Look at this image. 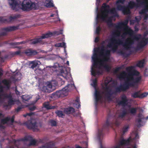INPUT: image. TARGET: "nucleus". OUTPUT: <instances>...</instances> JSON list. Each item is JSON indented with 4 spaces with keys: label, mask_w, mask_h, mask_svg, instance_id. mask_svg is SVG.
<instances>
[{
    "label": "nucleus",
    "mask_w": 148,
    "mask_h": 148,
    "mask_svg": "<svg viewBox=\"0 0 148 148\" xmlns=\"http://www.w3.org/2000/svg\"><path fill=\"white\" fill-rule=\"evenodd\" d=\"M129 19H127L123 22L119 23L117 25L115 26L117 29L123 28L124 30L126 32L123 33L121 35V37L122 38H125L126 35L127 34H128L132 37L128 38L124 44L123 41L120 39L111 38L110 39V42L108 43L107 46L111 48L112 51L114 52L116 51L118 46L120 45H123L126 49H129L131 48L130 45L134 43V40H138L139 39V37L137 36L133 35L134 31L127 25Z\"/></svg>",
    "instance_id": "f257e3e1"
},
{
    "label": "nucleus",
    "mask_w": 148,
    "mask_h": 148,
    "mask_svg": "<svg viewBox=\"0 0 148 148\" xmlns=\"http://www.w3.org/2000/svg\"><path fill=\"white\" fill-rule=\"evenodd\" d=\"M99 49V48H97L96 50H95L92 57L93 62L91 67V74L92 75L95 77L96 75H102V72H101L99 70L96 69L99 64L101 66H103L107 71H109L110 69V67L108 65L106 64H104L103 63L104 62H107L109 60L110 56V50H107L105 51L104 46H103L101 49L100 53L103 58L99 61L98 54L97 53L98 52Z\"/></svg>",
    "instance_id": "f03ea898"
},
{
    "label": "nucleus",
    "mask_w": 148,
    "mask_h": 148,
    "mask_svg": "<svg viewBox=\"0 0 148 148\" xmlns=\"http://www.w3.org/2000/svg\"><path fill=\"white\" fill-rule=\"evenodd\" d=\"M129 79L127 81H125L123 85H121L115 88V90L113 91L111 88L109 84L112 81L111 79H106L104 82V86H102V88L104 91L103 93L108 100L111 99L112 95L116 94L118 92H120L122 91H125L129 89L130 86H133L134 85V83H130L128 82Z\"/></svg>",
    "instance_id": "7ed1b4c3"
},
{
    "label": "nucleus",
    "mask_w": 148,
    "mask_h": 148,
    "mask_svg": "<svg viewBox=\"0 0 148 148\" xmlns=\"http://www.w3.org/2000/svg\"><path fill=\"white\" fill-rule=\"evenodd\" d=\"M127 114V112L126 109L121 110L119 112H117L116 118L115 121L113 120V118L111 116H108L106 122L103 125L102 129L98 130V135L99 138H100L102 136L103 132L104 130H108L110 127H112L114 124H115L116 126H118L121 123L120 119L124 120Z\"/></svg>",
    "instance_id": "20e7f679"
},
{
    "label": "nucleus",
    "mask_w": 148,
    "mask_h": 148,
    "mask_svg": "<svg viewBox=\"0 0 148 148\" xmlns=\"http://www.w3.org/2000/svg\"><path fill=\"white\" fill-rule=\"evenodd\" d=\"M3 75L2 72L0 71V77ZM3 88V87L1 85L0 82V103H2V97H3L4 99H8V104H7L6 103H4L3 105V107L6 110H9L11 108V106L14 104L15 101L13 99L11 93L8 94L4 93Z\"/></svg>",
    "instance_id": "39448f33"
},
{
    "label": "nucleus",
    "mask_w": 148,
    "mask_h": 148,
    "mask_svg": "<svg viewBox=\"0 0 148 148\" xmlns=\"http://www.w3.org/2000/svg\"><path fill=\"white\" fill-rule=\"evenodd\" d=\"M133 66H130L127 67L126 69V70L129 72L128 74L129 77L127 78L125 81H127V79H129L128 82L130 83H133L134 85L133 86H130V87H133L137 85L140 81L142 79V77L141 76L134 77V76H139L140 73L136 70H133Z\"/></svg>",
    "instance_id": "423d86ee"
},
{
    "label": "nucleus",
    "mask_w": 148,
    "mask_h": 148,
    "mask_svg": "<svg viewBox=\"0 0 148 148\" xmlns=\"http://www.w3.org/2000/svg\"><path fill=\"white\" fill-rule=\"evenodd\" d=\"M22 9L24 11L29 10L31 9H36V4L32 2L30 0H24L22 4Z\"/></svg>",
    "instance_id": "0eeeda50"
},
{
    "label": "nucleus",
    "mask_w": 148,
    "mask_h": 148,
    "mask_svg": "<svg viewBox=\"0 0 148 148\" xmlns=\"http://www.w3.org/2000/svg\"><path fill=\"white\" fill-rule=\"evenodd\" d=\"M91 85L95 89V95L96 105L98 102L99 101H101L102 98V96L100 91L96 89L97 86V79L96 78L93 80L92 83L91 84Z\"/></svg>",
    "instance_id": "6e6552de"
},
{
    "label": "nucleus",
    "mask_w": 148,
    "mask_h": 148,
    "mask_svg": "<svg viewBox=\"0 0 148 148\" xmlns=\"http://www.w3.org/2000/svg\"><path fill=\"white\" fill-rule=\"evenodd\" d=\"M102 8L104 10V11L103 12V14L100 16L97 15V18H98L100 16V18L101 20L105 21L106 18L108 17V14L109 12V9H107L106 8H110V6L109 5H107L106 3H104L103 4Z\"/></svg>",
    "instance_id": "1a4fd4ad"
},
{
    "label": "nucleus",
    "mask_w": 148,
    "mask_h": 148,
    "mask_svg": "<svg viewBox=\"0 0 148 148\" xmlns=\"http://www.w3.org/2000/svg\"><path fill=\"white\" fill-rule=\"evenodd\" d=\"M53 34L51 32H49L43 34L41 36L37 38L31 39L30 40V43L32 44H35L40 42L42 39H45L50 37Z\"/></svg>",
    "instance_id": "9d476101"
},
{
    "label": "nucleus",
    "mask_w": 148,
    "mask_h": 148,
    "mask_svg": "<svg viewBox=\"0 0 148 148\" xmlns=\"http://www.w3.org/2000/svg\"><path fill=\"white\" fill-rule=\"evenodd\" d=\"M148 43V38H144L139 43L135 48L136 51H138L143 48Z\"/></svg>",
    "instance_id": "9b49d317"
},
{
    "label": "nucleus",
    "mask_w": 148,
    "mask_h": 148,
    "mask_svg": "<svg viewBox=\"0 0 148 148\" xmlns=\"http://www.w3.org/2000/svg\"><path fill=\"white\" fill-rule=\"evenodd\" d=\"M121 100L118 101L117 102L119 105L123 106H126L128 101L127 96L125 95H123L121 97Z\"/></svg>",
    "instance_id": "f8f14e48"
},
{
    "label": "nucleus",
    "mask_w": 148,
    "mask_h": 148,
    "mask_svg": "<svg viewBox=\"0 0 148 148\" xmlns=\"http://www.w3.org/2000/svg\"><path fill=\"white\" fill-rule=\"evenodd\" d=\"M22 140L23 141H29L30 143L29 144V146L35 145L37 142V140L33 139L32 137L30 136H28L25 137L22 139Z\"/></svg>",
    "instance_id": "ddd939ff"
},
{
    "label": "nucleus",
    "mask_w": 148,
    "mask_h": 148,
    "mask_svg": "<svg viewBox=\"0 0 148 148\" xmlns=\"http://www.w3.org/2000/svg\"><path fill=\"white\" fill-rule=\"evenodd\" d=\"M24 53L28 56H32L37 55L38 52L36 50L31 49H26L24 51Z\"/></svg>",
    "instance_id": "4468645a"
},
{
    "label": "nucleus",
    "mask_w": 148,
    "mask_h": 148,
    "mask_svg": "<svg viewBox=\"0 0 148 148\" xmlns=\"http://www.w3.org/2000/svg\"><path fill=\"white\" fill-rule=\"evenodd\" d=\"M25 124L26 125L27 128L29 129L34 130L37 127L36 126V122L33 123L31 121H28L25 122Z\"/></svg>",
    "instance_id": "2eb2a0df"
},
{
    "label": "nucleus",
    "mask_w": 148,
    "mask_h": 148,
    "mask_svg": "<svg viewBox=\"0 0 148 148\" xmlns=\"http://www.w3.org/2000/svg\"><path fill=\"white\" fill-rule=\"evenodd\" d=\"M21 15L20 14H16L13 16H10L9 18L6 19V23H9L13 22L17 19L21 17Z\"/></svg>",
    "instance_id": "dca6fc26"
},
{
    "label": "nucleus",
    "mask_w": 148,
    "mask_h": 148,
    "mask_svg": "<svg viewBox=\"0 0 148 148\" xmlns=\"http://www.w3.org/2000/svg\"><path fill=\"white\" fill-rule=\"evenodd\" d=\"M19 27V25H17L16 26H9L2 28V30L3 31H5L6 32H11L17 30L18 29Z\"/></svg>",
    "instance_id": "f3484780"
},
{
    "label": "nucleus",
    "mask_w": 148,
    "mask_h": 148,
    "mask_svg": "<svg viewBox=\"0 0 148 148\" xmlns=\"http://www.w3.org/2000/svg\"><path fill=\"white\" fill-rule=\"evenodd\" d=\"M14 116H13L11 118L10 117H7L1 120V124H4L7 123L10 121L12 123L14 122Z\"/></svg>",
    "instance_id": "a211bd4d"
},
{
    "label": "nucleus",
    "mask_w": 148,
    "mask_h": 148,
    "mask_svg": "<svg viewBox=\"0 0 148 148\" xmlns=\"http://www.w3.org/2000/svg\"><path fill=\"white\" fill-rule=\"evenodd\" d=\"M1 82L5 86L7 89H10L12 84V81L10 79H5L2 80Z\"/></svg>",
    "instance_id": "6ab92c4d"
},
{
    "label": "nucleus",
    "mask_w": 148,
    "mask_h": 148,
    "mask_svg": "<svg viewBox=\"0 0 148 148\" xmlns=\"http://www.w3.org/2000/svg\"><path fill=\"white\" fill-rule=\"evenodd\" d=\"M130 142L129 139L125 140L124 139H121L119 145L115 147L114 148H120V146H123L125 145H128Z\"/></svg>",
    "instance_id": "aec40b11"
},
{
    "label": "nucleus",
    "mask_w": 148,
    "mask_h": 148,
    "mask_svg": "<svg viewBox=\"0 0 148 148\" xmlns=\"http://www.w3.org/2000/svg\"><path fill=\"white\" fill-rule=\"evenodd\" d=\"M55 144L53 142H50L47 143L45 145L40 146L39 148H53L54 147Z\"/></svg>",
    "instance_id": "412c9836"
},
{
    "label": "nucleus",
    "mask_w": 148,
    "mask_h": 148,
    "mask_svg": "<svg viewBox=\"0 0 148 148\" xmlns=\"http://www.w3.org/2000/svg\"><path fill=\"white\" fill-rule=\"evenodd\" d=\"M39 63L40 64V62L38 61H33L30 62L29 65V68L33 69L37 66Z\"/></svg>",
    "instance_id": "4be33fe9"
},
{
    "label": "nucleus",
    "mask_w": 148,
    "mask_h": 148,
    "mask_svg": "<svg viewBox=\"0 0 148 148\" xmlns=\"http://www.w3.org/2000/svg\"><path fill=\"white\" fill-rule=\"evenodd\" d=\"M63 92L61 90L57 91L56 92L52 93L51 94V97H58L59 98L60 97L62 96V95L63 94Z\"/></svg>",
    "instance_id": "5701e85b"
},
{
    "label": "nucleus",
    "mask_w": 148,
    "mask_h": 148,
    "mask_svg": "<svg viewBox=\"0 0 148 148\" xmlns=\"http://www.w3.org/2000/svg\"><path fill=\"white\" fill-rule=\"evenodd\" d=\"M140 6L139 3H136L133 1H130L128 3V5L127 7L132 9L135 7H138V6Z\"/></svg>",
    "instance_id": "b1692460"
},
{
    "label": "nucleus",
    "mask_w": 148,
    "mask_h": 148,
    "mask_svg": "<svg viewBox=\"0 0 148 148\" xmlns=\"http://www.w3.org/2000/svg\"><path fill=\"white\" fill-rule=\"evenodd\" d=\"M141 0H136L137 3L140 5H145V8L146 9L147 12L148 11V1H141Z\"/></svg>",
    "instance_id": "393cba45"
},
{
    "label": "nucleus",
    "mask_w": 148,
    "mask_h": 148,
    "mask_svg": "<svg viewBox=\"0 0 148 148\" xmlns=\"http://www.w3.org/2000/svg\"><path fill=\"white\" fill-rule=\"evenodd\" d=\"M44 107L47 110H50L56 108V106H52L50 105L49 102H45L43 104Z\"/></svg>",
    "instance_id": "a878e982"
},
{
    "label": "nucleus",
    "mask_w": 148,
    "mask_h": 148,
    "mask_svg": "<svg viewBox=\"0 0 148 148\" xmlns=\"http://www.w3.org/2000/svg\"><path fill=\"white\" fill-rule=\"evenodd\" d=\"M113 16H111L108 17L107 19H106L105 22L107 24V25L110 27H112L113 25V23H112V21Z\"/></svg>",
    "instance_id": "bb28decb"
},
{
    "label": "nucleus",
    "mask_w": 148,
    "mask_h": 148,
    "mask_svg": "<svg viewBox=\"0 0 148 148\" xmlns=\"http://www.w3.org/2000/svg\"><path fill=\"white\" fill-rule=\"evenodd\" d=\"M117 9L119 10L122 11L124 14L127 13V8L125 6H122L121 5H117Z\"/></svg>",
    "instance_id": "cd10ccee"
},
{
    "label": "nucleus",
    "mask_w": 148,
    "mask_h": 148,
    "mask_svg": "<svg viewBox=\"0 0 148 148\" xmlns=\"http://www.w3.org/2000/svg\"><path fill=\"white\" fill-rule=\"evenodd\" d=\"M121 32L118 30L113 31L112 33V37L111 38H116L117 37L120 36Z\"/></svg>",
    "instance_id": "c85d7f7f"
},
{
    "label": "nucleus",
    "mask_w": 148,
    "mask_h": 148,
    "mask_svg": "<svg viewBox=\"0 0 148 148\" xmlns=\"http://www.w3.org/2000/svg\"><path fill=\"white\" fill-rule=\"evenodd\" d=\"M64 111L68 114H69L71 113H74L75 111V109L72 107H70L67 108L65 109Z\"/></svg>",
    "instance_id": "c756f323"
},
{
    "label": "nucleus",
    "mask_w": 148,
    "mask_h": 148,
    "mask_svg": "<svg viewBox=\"0 0 148 148\" xmlns=\"http://www.w3.org/2000/svg\"><path fill=\"white\" fill-rule=\"evenodd\" d=\"M145 62V60L143 59L138 62L136 64V66L140 68H142L143 67L144 64Z\"/></svg>",
    "instance_id": "7c9ffc66"
},
{
    "label": "nucleus",
    "mask_w": 148,
    "mask_h": 148,
    "mask_svg": "<svg viewBox=\"0 0 148 148\" xmlns=\"http://www.w3.org/2000/svg\"><path fill=\"white\" fill-rule=\"evenodd\" d=\"M25 43V42L24 41H23L21 42H12L11 43H8V42L7 41L5 42V43L8 44H9L11 46L18 45L24 43Z\"/></svg>",
    "instance_id": "2f4dec72"
},
{
    "label": "nucleus",
    "mask_w": 148,
    "mask_h": 148,
    "mask_svg": "<svg viewBox=\"0 0 148 148\" xmlns=\"http://www.w3.org/2000/svg\"><path fill=\"white\" fill-rule=\"evenodd\" d=\"M140 91H138L135 92L132 94V97L133 98H140Z\"/></svg>",
    "instance_id": "473e14b6"
},
{
    "label": "nucleus",
    "mask_w": 148,
    "mask_h": 148,
    "mask_svg": "<svg viewBox=\"0 0 148 148\" xmlns=\"http://www.w3.org/2000/svg\"><path fill=\"white\" fill-rule=\"evenodd\" d=\"M138 117V119H137V121L139 123L141 122L142 120L144 119V115L140 113H139Z\"/></svg>",
    "instance_id": "72a5a7b5"
},
{
    "label": "nucleus",
    "mask_w": 148,
    "mask_h": 148,
    "mask_svg": "<svg viewBox=\"0 0 148 148\" xmlns=\"http://www.w3.org/2000/svg\"><path fill=\"white\" fill-rule=\"evenodd\" d=\"M21 98L23 101H27L30 99L31 97L29 95H22L21 96Z\"/></svg>",
    "instance_id": "f704fd0d"
},
{
    "label": "nucleus",
    "mask_w": 148,
    "mask_h": 148,
    "mask_svg": "<svg viewBox=\"0 0 148 148\" xmlns=\"http://www.w3.org/2000/svg\"><path fill=\"white\" fill-rule=\"evenodd\" d=\"M55 46L57 47H63L65 48L66 47V44L64 42L56 43Z\"/></svg>",
    "instance_id": "c9c22d12"
},
{
    "label": "nucleus",
    "mask_w": 148,
    "mask_h": 148,
    "mask_svg": "<svg viewBox=\"0 0 148 148\" xmlns=\"http://www.w3.org/2000/svg\"><path fill=\"white\" fill-rule=\"evenodd\" d=\"M61 75L63 77H65L67 75L68 73L66 70H64L63 69L61 70L60 71Z\"/></svg>",
    "instance_id": "e433bc0d"
},
{
    "label": "nucleus",
    "mask_w": 148,
    "mask_h": 148,
    "mask_svg": "<svg viewBox=\"0 0 148 148\" xmlns=\"http://www.w3.org/2000/svg\"><path fill=\"white\" fill-rule=\"evenodd\" d=\"M126 75L127 73L125 71H124L120 74L119 76V77L120 79H124L126 77Z\"/></svg>",
    "instance_id": "4c0bfd02"
},
{
    "label": "nucleus",
    "mask_w": 148,
    "mask_h": 148,
    "mask_svg": "<svg viewBox=\"0 0 148 148\" xmlns=\"http://www.w3.org/2000/svg\"><path fill=\"white\" fill-rule=\"evenodd\" d=\"M70 86H71V85L68 84L62 89L61 90H62L64 94V92H66L69 91V88Z\"/></svg>",
    "instance_id": "58836bf2"
},
{
    "label": "nucleus",
    "mask_w": 148,
    "mask_h": 148,
    "mask_svg": "<svg viewBox=\"0 0 148 148\" xmlns=\"http://www.w3.org/2000/svg\"><path fill=\"white\" fill-rule=\"evenodd\" d=\"M41 90L43 92L50 93L51 92V90H48L47 86H43L41 88Z\"/></svg>",
    "instance_id": "ea45409f"
},
{
    "label": "nucleus",
    "mask_w": 148,
    "mask_h": 148,
    "mask_svg": "<svg viewBox=\"0 0 148 148\" xmlns=\"http://www.w3.org/2000/svg\"><path fill=\"white\" fill-rule=\"evenodd\" d=\"M56 113L59 117H63V116H64V114L62 111L60 110H57L56 112Z\"/></svg>",
    "instance_id": "a19ab883"
},
{
    "label": "nucleus",
    "mask_w": 148,
    "mask_h": 148,
    "mask_svg": "<svg viewBox=\"0 0 148 148\" xmlns=\"http://www.w3.org/2000/svg\"><path fill=\"white\" fill-rule=\"evenodd\" d=\"M130 112L132 114H135L136 112L137 109L136 108H132L129 110Z\"/></svg>",
    "instance_id": "79ce46f5"
},
{
    "label": "nucleus",
    "mask_w": 148,
    "mask_h": 148,
    "mask_svg": "<svg viewBox=\"0 0 148 148\" xmlns=\"http://www.w3.org/2000/svg\"><path fill=\"white\" fill-rule=\"evenodd\" d=\"M129 128L128 125H126L124 126L122 128V130L123 134H124L127 132Z\"/></svg>",
    "instance_id": "37998d69"
},
{
    "label": "nucleus",
    "mask_w": 148,
    "mask_h": 148,
    "mask_svg": "<svg viewBox=\"0 0 148 148\" xmlns=\"http://www.w3.org/2000/svg\"><path fill=\"white\" fill-rule=\"evenodd\" d=\"M148 95V92H145L140 94V98L142 99L146 97Z\"/></svg>",
    "instance_id": "c03bdc74"
},
{
    "label": "nucleus",
    "mask_w": 148,
    "mask_h": 148,
    "mask_svg": "<svg viewBox=\"0 0 148 148\" xmlns=\"http://www.w3.org/2000/svg\"><path fill=\"white\" fill-rule=\"evenodd\" d=\"M101 28L100 26L97 27L96 29V34L98 35L99 34L100 32L101 31Z\"/></svg>",
    "instance_id": "a18cd8bd"
},
{
    "label": "nucleus",
    "mask_w": 148,
    "mask_h": 148,
    "mask_svg": "<svg viewBox=\"0 0 148 148\" xmlns=\"http://www.w3.org/2000/svg\"><path fill=\"white\" fill-rule=\"evenodd\" d=\"M49 123L52 126H56V122L54 120H51L49 121Z\"/></svg>",
    "instance_id": "49530a36"
},
{
    "label": "nucleus",
    "mask_w": 148,
    "mask_h": 148,
    "mask_svg": "<svg viewBox=\"0 0 148 148\" xmlns=\"http://www.w3.org/2000/svg\"><path fill=\"white\" fill-rule=\"evenodd\" d=\"M46 140L45 138H43L42 139H40L37 140V142L38 143H43L46 142Z\"/></svg>",
    "instance_id": "de8ad7c7"
},
{
    "label": "nucleus",
    "mask_w": 148,
    "mask_h": 148,
    "mask_svg": "<svg viewBox=\"0 0 148 148\" xmlns=\"http://www.w3.org/2000/svg\"><path fill=\"white\" fill-rule=\"evenodd\" d=\"M147 10L145 8V6H144V8L142 9L141 11L139 12V14H145V12H147Z\"/></svg>",
    "instance_id": "09e8293b"
},
{
    "label": "nucleus",
    "mask_w": 148,
    "mask_h": 148,
    "mask_svg": "<svg viewBox=\"0 0 148 148\" xmlns=\"http://www.w3.org/2000/svg\"><path fill=\"white\" fill-rule=\"evenodd\" d=\"M107 9H108L109 10V13H110L111 14H114L115 12H116V10L114 8H113L112 9L110 10L109 8H106Z\"/></svg>",
    "instance_id": "8fccbe9b"
},
{
    "label": "nucleus",
    "mask_w": 148,
    "mask_h": 148,
    "mask_svg": "<svg viewBox=\"0 0 148 148\" xmlns=\"http://www.w3.org/2000/svg\"><path fill=\"white\" fill-rule=\"evenodd\" d=\"M6 23V18L2 17H0V23Z\"/></svg>",
    "instance_id": "3c124183"
},
{
    "label": "nucleus",
    "mask_w": 148,
    "mask_h": 148,
    "mask_svg": "<svg viewBox=\"0 0 148 148\" xmlns=\"http://www.w3.org/2000/svg\"><path fill=\"white\" fill-rule=\"evenodd\" d=\"M48 90H51V92H52L53 91V89H52V85L51 84H49L47 86Z\"/></svg>",
    "instance_id": "603ef678"
},
{
    "label": "nucleus",
    "mask_w": 148,
    "mask_h": 148,
    "mask_svg": "<svg viewBox=\"0 0 148 148\" xmlns=\"http://www.w3.org/2000/svg\"><path fill=\"white\" fill-rule=\"evenodd\" d=\"M125 1V0H117L116 2V4H117L119 3L123 4Z\"/></svg>",
    "instance_id": "864d4df0"
},
{
    "label": "nucleus",
    "mask_w": 148,
    "mask_h": 148,
    "mask_svg": "<svg viewBox=\"0 0 148 148\" xmlns=\"http://www.w3.org/2000/svg\"><path fill=\"white\" fill-rule=\"evenodd\" d=\"M144 75L145 77L148 76V71L147 69H145L144 71Z\"/></svg>",
    "instance_id": "5fc2aeb1"
},
{
    "label": "nucleus",
    "mask_w": 148,
    "mask_h": 148,
    "mask_svg": "<svg viewBox=\"0 0 148 148\" xmlns=\"http://www.w3.org/2000/svg\"><path fill=\"white\" fill-rule=\"evenodd\" d=\"M23 108L22 106H19L18 108L15 109V111L17 112H18L21 110Z\"/></svg>",
    "instance_id": "6e6d98bb"
},
{
    "label": "nucleus",
    "mask_w": 148,
    "mask_h": 148,
    "mask_svg": "<svg viewBox=\"0 0 148 148\" xmlns=\"http://www.w3.org/2000/svg\"><path fill=\"white\" fill-rule=\"evenodd\" d=\"M36 109V107L34 106H33L32 107H29V109L31 111L34 110Z\"/></svg>",
    "instance_id": "4d7b16f0"
},
{
    "label": "nucleus",
    "mask_w": 148,
    "mask_h": 148,
    "mask_svg": "<svg viewBox=\"0 0 148 148\" xmlns=\"http://www.w3.org/2000/svg\"><path fill=\"white\" fill-rule=\"evenodd\" d=\"M16 94L17 95H20V92H19L17 89L16 87L15 90Z\"/></svg>",
    "instance_id": "13d9d810"
},
{
    "label": "nucleus",
    "mask_w": 148,
    "mask_h": 148,
    "mask_svg": "<svg viewBox=\"0 0 148 148\" xmlns=\"http://www.w3.org/2000/svg\"><path fill=\"white\" fill-rule=\"evenodd\" d=\"M48 6L53 7L54 6V5L53 3L51 1L49 2L48 4Z\"/></svg>",
    "instance_id": "bf43d9fd"
},
{
    "label": "nucleus",
    "mask_w": 148,
    "mask_h": 148,
    "mask_svg": "<svg viewBox=\"0 0 148 148\" xmlns=\"http://www.w3.org/2000/svg\"><path fill=\"white\" fill-rule=\"evenodd\" d=\"M7 34V33L6 32H2L0 33V37L2 36H5Z\"/></svg>",
    "instance_id": "052dcab7"
},
{
    "label": "nucleus",
    "mask_w": 148,
    "mask_h": 148,
    "mask_svg": "<svg viewBox=\"0 0 148 148\" xmlns=\"http://www.w3.org/2000/svg\"><path fill=\"white\" fill-rule=\"evenodd\" d=\"M56 34L57 35L62 34V30H60V31L59 32H57Z\"/></svg>",
    "instance_id": "680f3d73"
},
{
    "label": "nucleus",
    "mask_w": 148,
    "mask_h": 148,
    "mask_svg": "<svg viewBox=\"0 0 148 148\" xmlns=\"http://www.w3.org/2000/svg\"><path fill=\"white\" fill-rule=\"evenodd\" d=\"M20 53L21 51H19L15 52L14 54L16 55H18L20 54Z\"/></svg>",
    "instance_id": "e2e57ef3"
},
{
    "label": "nucleus",
    "mask_w": 148,
    "mask_h": 148,
    "mask_svg": "<svg viewBox=\"0 0 148 148\" xmlns=\"http://www.w3.org/2000/svg\"><path fill=\"white\" fill-rule=\"evenodd\" d=\"M13 141V142H14V145H15V146L17 147L18 146L16 144V142L17 141H19V140H16L15 139H14Z\"/></svg>",
    "instance_id": "0e129e2a"
},
{
    "label": "nucleus",
    "mask_w": 148,
    "mask_h": 148,
    "mask_svg": "<svg viewBox=\"0 0 148 148\" xmlns=\"http://www.w3.org/2000/svg\"><path fill=\"white\" fill-rule=\"evenodd\" d=\"M113 14H114V15L113 16V17H118L119 16V15L116 12Z\"/></svg>",
    "instance_id": "69168bd1"
},
{
    "label": "nucleus",
    "mask_w": 148,
    "mask_h": 148,
    "mask_svg": "<svg viewBox=\"0 0 148 148\" xmlns=\"http://www.w3.org/2000/svg\"><path fill=\"white\" fill-rule=\"evenodd\" d=\"M75 107L77 108H79L80 107V105L79 103L76 104Z\"/></svg>",
    "instance_id": "338daca9"
},
{
    "label": "nucleus",
    "mask_w": 148,
    "mask_h": 148,
    "mask_svg": "<svg viewBox=\"0 0 148 148\" xmlns=\"http://www.w3.org/2000/svg\"><path fill=\"white\" fill-rule=\"evenodd\" d=\"M148 19V14H146L144 17V19L147 20Z\"/></svg>",
    "instance_id": "774afa93"
}]
</instances>
